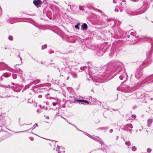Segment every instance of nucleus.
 I'll return each mask as SVG.
<instances>
[{"instance_id":"obj_14","label":"nucleus","mask_w":153,"mask_h":153,"mask_svg":"<svg viewBox=\"0 0 153 153\" xmlns=\"http://www.w3.org/2000/svg\"><path fill=\"white\" fill-rule=\"evenodd\" d=\"M79 23H77L76 25H75V27L77 29H79Z\"/></svg>"},{"instance_id":"obj_33","label":"nucleus","mask_w":153,"mask_h":153,"mask_svg":"<svg viewBox=\"0 0 153 153\" xmlns=\"http://www.w3.org/2000/svg\"><path fill=\"white\" fill-rule=\"evenodd\" d=\"M46 118H47L48 119H49V117H46Z\"/></svg>"},{"instance_id":"obj_6","label":"nucleus","mask_w":153,"mask_h":153,"mask_svg":"<svg viewBox=\"0 0 153 153\" xmlns=\"http://www.w3.org/2000/svg\"><path fill=\"white\" fill-rule=\"evenodd\" d=\"M127 75L126 73L124 72L123 74V75H120V79L121 80H125L127 79Z\"/></svg>"},{"instance_id":"obj_10","label":"nucleus","mask_w":153,"mask_h":153,"mask_svg":"<svg viewBox=\"0 0 153 153\" xmlns=\"http://www.w3.org/2000/svg\"><path fill=\"white\" fill-rule=\"evenodd\" d=\"M57 149H56V151L58 152V153H61V152H64L65 151H62L61 150H59V149L60 148V147L59 146H57Z\"/></svg>"},{"instance_id":"obj_13","label":"nucleus","mask_w":153,"mask_h":153,"mask_svg":"<svg viewBox=\"0 0 153 153\" xmlns=\"http://www.w3.org/2000/svg\"><path fill=\"white\" fill-rule=\"evenodd\" d=\"M52 99L54 100H52L53 102H57L58 103V100L57 99L54 98H52Z\"/></svg>"},{"instance_id":"obj_19","label":"nucleus","mask_w":153,"mask_h":153,"mask_svg":"<svg viewBox=\"0 0 153 153\" xmlns=\"http://www.w3.org/2000/svg\"><path fill=\"white\" fill-rule=\"evenodd\" d=\"M72 76L74 78H76L77 76V74L75 73L74 74L72 75Z\"/></svg>"},{"instance_id":"obj_3","label":"nucleus","mask_w":153,"mask_h":153,"mask_svg":"<svg viewBox=\"0 0 153 153\" xmlns=\"http://www.w3.org/2000/svg\"><path fill=\"white\" fill-rule=\"evenodd\" d=\"M33 3L37 7H38L40 6L42 2L40 0H34L33 1Z\"/></svg>"},{"instance_id":"obj_20","label":"nucleus","mask_w":153,"mask_h":153,"mask_svg":"<svg viewBox=\"0 0 153 153\" xmlns=\"http://www.w3.org/2000/svg\"><path fill=\"white\" fill-rule=\"evenodd\" d=\"M8 39L10 40H13V37L11 36H9L8 37Z\"/></svg>"},{"instance_id":"obj_15","label":"nucleus","mask_w":153,"mask_h":153,"mask_svg":"<svg viewBox=\"0 0 153 153\" xmlns=\"http://www.w3.org/2000/svg\"><path fill=\"white\" fill-rule=\"evenodd\" d=\"M137 149L136 147L135 146H133L132 148V150L133 151H136Z\"/></svg>"},{"instance_id":"obj_7","label":"nucleus","mask_w":153,"mask_h":153,"mask_svg":"<svg viewBox=\"0 0 153 153\" xmlns=\"http://www.w3.org/2000/svg\"><path fill=\"white\" fill-rule=\"evenodd\" d=\"M92 138L94 140L99 142L100 144H102L103 143V142L101 139L98 137H95Z\"/></svg>"},{"instance_id":"obj_23","label":"nucleus","mask_w":153,"mask_h":153,"mask_svg":"<svg viewBox=\"0 0 153 153\" xmlns=\"http://www.w3.org/2000/svg\"><path fill=\"white\" fill-rule=\"evenodd\" d=\"M62 117V118H63L64 119H65V120H66V121H67V122L68 123H69V124H71V125H73L74 126H75V127H76V126H75V125H73V124H71V123H69L68 122V121L67 120H66L65 118H63V117Z\"/></svg>"},{"instance_id":"obj_2","label":"nucleus","mask_w":153,"mask_h":153,"mask_svg":"<svg viewBox=\"0 0 153 153\" xmlns=\"http://www.w3.org/2000/svg\"><path fill=\"white\" fill-rule=\"evenodd\" d=\"M133 127V126L131 124H127L123 128H122V129H124V130L126 131H131V128Z\"/></svg>"},{"instance_id":"obj_22","label":"nucleus","mask_w":153,"mask_h":153,"mask_svg":"<svg viewBox=\"0 0 153 153\" xmlns=\"http://www.w3.org/2000/svg\"><path fill=\"white\" fill-rule=\"evenodd\" d=\"M151 149H150L149 148H148L147 149V151L149 153H150L151 152Z\"/></svg>"},{"instance_id":"obj_9","label":"nucleus","mask_w":153,"mask_h":153,"mask_svg":"<svg viewBox=\"0 0 153 153\" xmlns=\"http://www.w3.org/2000/svg\"><path fill=\"white\" fill-rule=\"evenodd\" d=\"M87 28V25L85 23H84L82 25V30H86Z\"/></svg>"},{"instance_id":"obj_30","label":"nucleus","mask_w":153,"mask_h":153,"mask_svg":"<svg viewBox=\"0 0 153 153\" xmlns=\"http://www.w3.org/2000/svg\"><path fill=\"white\" fill-rule=\"evenodd\" d=\"M120 90H121V91H125V90L124 89H120Z\"/></svg>"},{"instance_id":"obj_36","label":"nucleus","mask_w":153,"mask_h":153,"mask_svg":"<svg viewBox=\"0 0 153 153\" xmlns=\"http://www.w3.org/2000/svg\"><path fill=\"white\" fill-rule=\"evenodd\" d=\"M69 67V68H70V69L71 68L70 67Z\"/></svg>"},{"instance_id":"obj_29","label":"nucleus","mask_w":153,"mask_h":153,"mask_svg":"<svg viewBox=\"0 0 153 153\" xmlns=\"http://www.w3.org/2000/svg\"><path fill=\"white\" fill-rule=\"evenodd\" d=\"M74 7L73 6V7H71V8L72 10L73 11H74L73 10V7Z\"/></svg>"},{"instance_id":"obj_4","label":"nucleus","mask_w":153,"mask_h":153,"mask_svg":"<svg viewBox=\"0 0 153 153\" xmlns=\"http://www.w3.org/2000/svg\"><path fill=\"white\" fill-rule=\"evenodd\" d=\"M117 1H118L120 3V5L123 6H125L126 3L124 1L120 0H113V2L114 3H116L117 2Z\"/></svg>"},{"instance_id":"obj_16","label":"nucleus","mask_w":153,"mask_h":153,"mask_svg":"<svg viewBox=\"0 0 153 153\" xmlns=\"http://www.w3.org/2000/svg\"><path fill=\"white\" fill-rule=\"evenodd\" d=\"M125 144L126 145L129 146L130 145V142L129 141L126 142L125 143Z\"/></svg>"},{"instance_id":"obj_35","label":"nucleus","mask_w":153,"mask_h":153,"mask_svg":"<svg viewBox=\"0 0 153 153\" xmlns=\"http://www.w3.org/2000/svg\"><path fill=\"white\" fill-rule=\"evenodd\" d=\"M37 112L39 113V111H38V110H37Z\"/></svg>"},{"instance_id":"obj_12","label":"nucleus","mask_w":153,"mask_h":153,"mask_svg":"<svg viewBox=\"0 0 153 153\" xmlns=\"http://www.w3.org/2000/svg\"><path fill=\"white\" fill-rule=\"evenodd\" d=\"M3 76L5 77H7L9 76V75L7 73H5L3 74Z\"/></svg>"},{"instance_id":"obj_8","label":"nucleus","mask_w":153,"mask_h":153,"mask_svg":"<svg viewBox=\"0 0 153 153\" xmlns=\"http://www.w3.org/2000/svg\"><path fill=\"white\" fill-rule=\"evenodd\" d=\"M142 75V73L141 71H137L135 74V76L136 77L137 79H139L140 78Z\"/></svg>"},{"instance_id":"obj_5","label":"nucleus","mask_w":153,"mask_h":153,"mask_svg":"<svg viewBox=\"0 0 153 153\" xmlns=\"http://www.w3.org/2000/svg\"><path fill=\"white\" fill-rule=\"evenodd\" d=\"M75 100L80 104H83L84 103H86L87 104H88V101L85 100L75 99Z\"/></svg>"},{"instance_id":"obj_32","label":"nucleus","mask_w":153,"mask_h":153,"mask_svg":"<svg viewBox=\"0 0 153 153\" xmlns=\"http://www.w3.org/2000/svg\"><path fill=\"white\" fill-rule=\"evenodd\" d=\"M79 9H80V10H84L83 9H81L80 7H79Z\"/></svg>"},{"instance_id":"obj_17","label":"nucleus","mask_w":153,"mask_h":153,"mask_svg":"<svg viewBox=\"0 0 153 153\" xmlns=\"http://www.w3.org/2000/svg\"><path fill=\"white\" fill-rule=\"evenodd\" d=\"M114 11L116 12H118L119 11V8L118 7H116L114 9Z\"/></svg>"},{"instance_id":"obj_27","label":"nucleus","mask_w":153,"mask_h":153,"mask_svg":"<svg viewBox=\"0 0 153 153\" xmlns=\"http://www.w3.org/2000/svg\"><path fill=\"white\" fill-rule=\"evenodd\" d=\"M118 71H117V72H118V71H119V72L120 71V67H118Z\"/></svg>"},{"instance_id":"obj_25","label":"nucleus","mask_w":153,"mask_h":153,"mask_svg":"<svg viewBox=\"0 0 153 153\" xmlns=\"http://www.w3.org/2000/svg\"><path fill=\"white\" fill-rule=\"evenodd\" d=\"M38 126V125L37 124H36V123L33 126V129H34V128L36 127H37Z\"/></svg>"},{"instance_id":"obj_31","label":"nucleus","mask_w":153,"mask_h":153,"mask_svg":"<svg viewBox=\"0 0 153 153\" xmlns=\"http://www.w3.org/2000/svg\"><path fill=\"white\" fill-rule=\"evenodd\" d=\"M39 98H41L42 97V95H39Z\"/></svg>"},{"instance_id":"obj_26","label":"nucleus","mask_w":153,"mask_h":153,"mask_svg":"<svg viewBox=\"0 0 153 153\" xmlns=\"http://www.w3.org/2000/svg\"><path fill=\"white\" fill-rule=\"evenodd\" d=\"M122 88H123V86L121 85L119 88H117V90H118L119 89H121Z\"/></svg>"},{"instance_id":"obj_11","label":"nucleus","mask_w":153,"mask_h":153,"mask_svg":"<svg viewBox=\"0 0 153 153\" xmlns=\"http://www.w3.org/2000/svg\"><path fill=\"white\" fill-rule=\"evenodd\" d=\"M152 122V119H149L148 120V126H149V124H151Z\"/></svg>"},{"instance_id":"obj_28","label":"nucleus","mask_w":153,"mask_h":153,"mask_svg":"<svg viewBox=\"0 0 153 153\" xmlns=\"http://www.w3.org/2000/svg\"><path fill=\"white\" fill-rule=\"evenodd\" d=\"M113 132V130L112 129H111L110 130V132L111 133Z\"/></svg>"},{"instance_id":"obj_18","label":"nucleus","mask_w":153,"mask_h":153,"mask_svg":"<svg viewBox=\"0 0 153 153\" xmlns=\"http://www.w3.org/2000/svg\"><path fill=\"white\" fill-rule=\"evenodd\" d=\"M57 102H52V104L54 106H55L56 105V104H57Z\"/></svg>"},{"instance_id":"obj_21","label":"nucleus","mask_w":153,"mask_h":153,"mask_svg":"<svg viewBox=\"0 0 153 153\" xmlns=\"http://www.w3.org/2000/svg\"><path fill=\"white\" fill-rule=\"evenodd\" d=\"M46 46H47L46 45H45L43 46H42V49H44L45 48H46Z\"/></svg>"},{"instance_id":"obj_24","label":"nucleus","mask_w":153,"mask_h":153,"mask_svg":"<svg viewBox=\"0 0 153 153\" xmlns=\"http://www.w3.org/2000/svg\"><path fill=\"white\" fill-rule=\"evenodd\" d=\"M131 117L133 118H135L136 117V116L134 114L132 115Z\"/></svg>"},{"instance_id":"obj_34","label":"nucleus","mask_w":153,"mask_h":153,"mask_svg":"<svg viewBox=\"0 0 153 153\" xmlns=\"http://www.w3.org/2000/svg\"><path fill=\"white\" fill-rule=\"evenodd\" d=\"M153 100L152 98H151V100Z\"/></svg>"},{"instance_id":"obj_1","label":"nucleus","mask_w":153,"mask_h":153,"mask_svg":"<svg viewBox=\"0 0 153 153\" xmlns=\"http://www.w3.org/2000/svg\"><path fill=\"white\" fill-rule=\"evenodd\" d=\"M140 4H141L142 6L141 7L138 9L136 11H129L128 12V13L131 15H135L137 14H141L145 12L147 9L146 7L144 4L143 2L142 1H140Z\"/></svg>"}]
</instances>
